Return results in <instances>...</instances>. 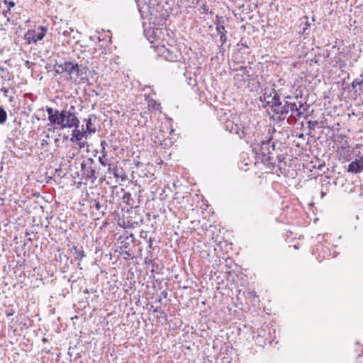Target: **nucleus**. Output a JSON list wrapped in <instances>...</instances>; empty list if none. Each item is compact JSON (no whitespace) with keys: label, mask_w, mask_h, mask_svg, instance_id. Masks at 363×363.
<instances>
[{"label":"nucleus","mask_w":363,"mask_h":363,"mask_svg":"<svg viewBox=\"0 0 363 363\" xmlns=\"http://www.w3.org/2000/svg\"><path fill=\"white\" fill-rule=\"evenodd\" d=\"M262 332H264V330H262L260 332H259L258 335H257V339L255 340L258 343H259L261 345H262V343H261V341L259 340V336L262 335L261 333Z\"/></svg>","instance_id":"36"},{"label":"nucleus","mask_w":363,"mask_h":363,"mask_svg":"<svg viewBox=\"0 0 363 363\" xmlns=\"http://www.w3.org/2000/svg\"><path fill=\"white\" fill-rule=\"evenodd\" d=\"M134 240L133 235L130 234L129 236H127L125 239V240L122 241V245L120 247V252L121 254H125L127 256L130 257V254L128 251L126 250V249L129 247L130 242H133Z\"/></svg>","instance_id":"15"},{"label":"nucleus","mask_w":363,"mask_h":363,"mask_svg":"<svg viewBox=\"0 0 363 363\" xmlns=\"http://www.w3.org/2000/svg\"><path fill=\"white\" fill-rule=\"evenodd\" d=\"M108 165V172H111V168H112V164H107Z\"/></svg>","instance_id":"42"},{"label":"nucleus","mask_w":363,"mask_h":363,"mask_svg":"<svg viewBox=\"0 0 363 363\" xmlns=\"http://www.w3.org/2000/svg\"><path fill=\"white\" fill-rule=\"evenodd\" d=\"M137 6L139 13H140L142 18H147L148 16L150 17L148 18L150 21V23L152 21V16H153V10L155 8L150 7L148 4H147L145 2L142 4V1L140 0L137 1Z\"/></svg>","instance_id":"8"},{"label":"nucleus","mask_w":363,"mask_h":363,"mask_svg":"<svg viewBox=\"0 0 363 363\" xmlns=\"http://www.w3.org/2000/svg\"><path fill=\"white\" fill-rule=\"evenodd\" d=\"M11 14L10 12V7H7L6 10H4L1 16H0V21H1V18H6V21H9V15Z\"/></svg>","instance_id":"24"},{"label":"nucleus","mask_w":363,"mask_h":363,"mask_svg":"<svg viewBox=\"0 0 363 363\" xmlns=\"http://www.w3.org/2000/svg\"><path fill=\"white\" fill-rule=\"evenodd\" d=\"M7 22H8V21H6V18H1V21H0V24H1V26H2L3 25H5V26H6V25L7 24Z\"/></svg>","instance_id":"35"},{"label":"nucleus","mask_w":363,"mask_h":363,"mask_svg":"<svg viewBox=\"0 0 363 363\" xmlns=\"http://www.w3.org/2000/svg\"><path fill=\"white\" fill-rule=\"evenodd\" d=\"M162 30L159 28H144V35L151 43H153L157 38Z\"/></svg>","instance_id":"9"},{"label":"nucleus","mask_w":363,"mask_h":363,"mask_svg":"<svg viewBox=\"0 0 363 363\" xmlns=\"http://www.w3.org/2000/svg\"><path fill=\"white\" fill-rule=\"evenodd\" d=\"M323 55L325 59H327V58L330 59V53L328 52V51H325V52H324Z\"/></svg>","instance_id":"37"},{"label":"nucleus","mask_w":363,"mask_h":363,"mask_svg":"<svg viewBox=\"0 0 363 363\" xmlns=\"http://www.w3.org/2000/svg\"><path fill=\"white\" fill-rule=\"evenodd\" d=\"M159 50L167 60L178 62L179 67L184 65L182 62L184 57L176 46L171 45H168V46L162 45L159 48Z\"/></svg>","instance_id":"5"},{"label":"nucleus","mask_w":363,"mask_h":363,"mask_svg":"<svg viewBox=\"0 0 363 363\" xmlns=\"http://www.w3.org/2000/svg\"><path fill=\"white\" fill-rule=\"evenodd\" d=\"M56 72L57 73L67 72L70 77L73 76L75 77H79L83 74L82 70L80 69V66L78 63L73 61H65L60 64H57Z\"/></svg>","instance_id":"6"},{"label":"nucleus","mask_w":363,"mask_h":363,"mask_svg":"<svg viewBox=\"0 0 363 363\" xmlns=\"http://www.w3.org/2000/svg\"><path fill=\"white\" fill-rule=\"evenodd\" d=\"M7 119V113L4 108L0 107V124H4Z\"/></svg>","instance_id":"22"},{"label":"nucleus","mask_w":363,"mask_h":363,"mask_svg":"<svg viewBox=\"0 0 363 363\" xmlns=\"http://www.w3.org/2000/svg\"><path fill=\"white\" fill-rule=\"evenodd\" d=\"M42 341H43V342H48V339H47V338H45V337H43V338L42 339Z\"/></svg>","instance_id":"46"},{"label":"nucleus","mask_w":363,"mask_h":363,"mask_svg":"<svg viewBox=\"0 0 363 363\" xmlns=\"http://www.w3.org/2000/svg\"><path fill=\"white\" fill-rule=\"evenodd\" d=\"M82 176L91 183L96 182L99 175L100 168L91 157L86 158L81 163Z\"/></svg>","instance_id":"4"},{"label":"nucleus","mask_w":363,"mask_h":363,"mask_svg":"<svg viewBox=\"0 0 363 363\" xmlns=\"http://www.w3.org/2000/svg\"><path fill=\"white\" fill-rule=\"evenodd\" d=\"M113 175L116 178H118L119 177V174L118 172V169L116 167H114V169H113Z\"/></svg>","instance_id":"34"},{"label":"nucleus","mask_w":363,"mask_h":363,"mask_svg":"<svg viewBox=\"0 0 363 363\" xmlns=\"http://www.w3.org/2000/svg\"><path fill=\"white\" fill-rule=\"evenodd\" d=\"M70 251L74 257V261H82V259L86 256L84 251L82 250V247L79 248L77 246L74 245Z\"/></svg>","instance_id":"16"},{"label":"nucleus","mask_w":363,"mask_h":363,"mask_svg":"<svg viewBox=\"0 0 363 363\" xmlns=\"http://www.w3.org/2000/svg\"><path fill=\"white\" fill-rule=\"evenodd\" d=\"M47 31V27L40 26L35 30L28 31L26 35V39L29 43L31 42L36 43L38 41L43 40Z\"/></svg>","instance_id":"7"},{"label":"nucleus","mask_w":363,"mask_h":363,"mask_svg":"<svg viewBox=\"0 0 363 363\" xmlns=\"http://www.w3.org/2000/svg\"><path fill=\"white\" fill-rule=\"evenodd\" d=\"M225 130H229L231 133L238 135L240 138H242L245 135L244 130L242 128L230 121L226 122Z\"/></svg>","instance_id":"11"},{"label":"nucleus","mask_w":363,"mask_h":363,"mask_svg":"<svg viewBox=\"0 0 363 363\" xmlns=\"http://www.w3.org/2000/svg\"><path fill=\"white\" fill-rule=\"evenodd\" d=\"M276 155H277V152L275 151V152H274V155H272V157H276Z\"/></svg>","instance_id":"47"},{"label":"nucleus","mask_w":363,"mask_h":363,"mask_svg":"<svg viewBox=\"0 0 363 363\" xmlns=\"http://www.w3.org/2000/svg\"><path fill=\"white\" fill-rule=\"evenodd\" d=\"M14 6H15V3L12 1H11L9 2V6L7 7H10V9H11V8L13 7Z\"/></svg>","instance_id":"39"},{"label":"nucleus","mask_w":363,"mask_h":363,"mask_svg":"<svg viewBox=\"0 0 363 363\" xmlns=\"http://www.w3.org/2000/svg\"><path fill=\"white\" fill-rule=\"evenodd\" d=\"M74 111V107L73 106L69 110L64 108L61 111L48 106L46 108L50 125H54L55 128L60 130L74 128L72 131V137L70 138L72 143L82 140L83 138L86 137L87 134L85 131L78 128L80 122Z\"/></svg>","instance_id":"1"},{"label":"nucleus","mask_w":363,"mask_h":363,"mask_svg":"<svg viewBox=\"0 0 363 363\" xmlns=\"http://www.w3.org/2000/svg\"><path fill=\"white\" fill-rule=\"evenodd\" d=\"M282 101H281L279 95L274 91V96H272L271 101H267V105L270 106L272 111L274 112L279 106H281Z\"/></svg>","instance_id":"14"},{"label":"nucleus","mask_w":363,"mask_h":363,"mask_svg":"<svg viewBox=\"0 0 363 363\" xmlns=\"http://www.w3.org/2000/svg\"><path fill=\"white\" fill-rule=\"evenodd\" d=\"M325 194L323 191H322V192H321V196H322V197H323V196H325Z\"/></svg>","instance_id":"48"},{"label":"nucleus","mask_w":363,"mask_h":363,"mask_svg":"<svg viewBox=\"0 0 363 363\" xmlns=\"http://www.w3.org/2000/svg\"><path fill=\"white\" fill-rule=\"evenodd\" d=\"M14 313V311L13 310H11L9 312L7 313V316L13 315Z\"/></svg>","instance_id":"40"},{"label":"nucleus","mask_w":363,"mask_h":363,"mask_svg":"<svg viewBox=\"0 0 363 363\" xmlns=\"http://www.w3.org/2000/svg\"><path fill=\"white\" fill-rule=\"evenodd\" d=\"M215 24L216 26V28H225V21H224V18L223 16H216V21H215Z\"/></svg>","instance_id":"21"},{"label":"nucleus","mask_w":363,"mask_h":363,"mask_svg":"<svg viewBox=\"0 0 363 363\" xmlns=\"http://www.w3.org/2000/svg\"><path fill=\"white\" fill-rule=\"evenodd\" d=\"M361 77H362V79L360 82H357V80L353 82V86H354V84L359 85L360 89H363V74H361Z\"/></svg>","instance_id":"29"},{"label":"nucleus","mask_w":363,"mask_h":363,"mask_svg":"<svg viewBox=\"0 0 363 363\" xmlns=\"http://www.w3.org/2000/svg\"><path fill=\"white\" fill-rule=\"evenodd\" d=\"M106 145V141H101V146L102 147V150H101L102 154L106 153V152H105Z\"/></svg>","instance_id":"31"},{"label":"nucleus","mask_w":363,"mask_h":363,"mask_svg":"<svg viewBox=\"0 0 363 363\" xmlns=\"http://www.w3.org/2000/svg\"><path fill=\"white\" fill-rule=\"evenodd\" d=\"M152 239L151 238H150V239H149V247L150 248L152 247Z\"/></svg>","instance_id":"43"},{"label":"nucleus","mask_w":363,"mask_h":363,"mask_svg":"<svg viewBox=\"0 0 363 363\" xmlns=\"http://www.w3.org/2000/svg\"><path fill=\"white\" fill-rule=\"evenodd\" d=\"M284 159H285V157L282 155H276V157H274V161H273L272 163H268V164L273 167L275 166L276 164H277V166L279 168H281L280 164L283 162V160Z\"/></svg>","instance_id":"18"},{"label":"nucleus","mask_w":363,"mask_h":363,"mask_svg":"<svg viewBox=\"0 0 363 363\" xmlns=\"http://www.w3.org/2000/svg\"><path fill=\"white\" fill-rule=\"evenodd\" d=\"M106 157V153H104L102 155V156H100L99 157V163L104 167H106L107 165Z\"/></svg>","instance_id":"27"},{"label":"nucleus","mask_w":363,"mask_h":363,"mask_svg":"<svg viewBox=\"0 0 363 363\" xmlns=\"http://www.w3.org/2000/svg\"><path fill=\"white\" fill-rule=\"evenodd\" d=\"M152 106L155 109H157L160 104H157L155 101L151 100L149 101V106Z\"/></svg>","instance_id":"30"},{"label":"nucleus","mask_w":363,"mask_h":363,"mask_svg":"<svg viewBox=\"0 0 363 363\" xmlns=\"http://www.w3.org/2000/svg\"><path fill=\"white\" fill-rule=\"evenodd\" d=\"M304 18L306 20L304 23H303V27L302 28V33L303 35H309V33H310V26H311V24L308 21V17L307 16H304Z\"/></svg>","instance_id":"20"},{"label":"nucleus","mask_w":363,"mask_h":363,"mask_svg":"<svg viewBox=\"0 0 363 363\" xmlns=\"http://www.w3.org/2000/svg\"><path fill=\"white\" fill-rule=\"evenodd\" d=\"M216 30L217 31V34L218 35H219V41L221 44H225L227 41V36H226V33H227V30L225 29V28H216Z\"/></svg>","instance_id":"17"},{"label":"nucleus","mask_w":363,"mask_h":363,"mask_svg":"<svg viewBox=\"0 0 363 363\" xmlns=\"http://www.w3.org/2000/svg\"><path fill=\"white\" fill-rule=\"evenodd\" d=\"M253 150L256 154H258V152H259L263 163H272L274 161V157L272 155H274V152H275V145L272 142V138L262 141Z\"/></svg>","instance_id":"3"},{"label":"nucleus","mask_w":363,"mask_h":363,"mask_svg":"<svg viewBox=\"0 0 363 363\" xmlns=\"http://www.w3.org/2000/svg\"><path fill=\"white\" fill-rule=\"evenodd\" d=\"M162 295L163 296L164 298H166L167 296V292L166 291H163L162 292Z\"/></svg>","instance_id":"41"},{"label":"nucleus","mask_w":363,"mask_h":363,"mask_svg":"<svg viewBox=\"0 0 363 363\" xmlns=\"http://www.w3.org/2000/svg\"><path fill=\"white\" fill-rule=\"evenodd\" d=\"M250 68H247V67H245V66H240L238 70H240L241 72H242L243 74H246L247 76L250 77V73H249V69Z\"/></svg>","instance_id":"28"},{"label":"nucleus","mask_w":363,"mask_h":363,"mask_svg":"<svg viewBox=\"0 0 363 363\" xmlns=\"http://www.w3.org/2000/svg\"><path fill=\"white\" fill-rule=\"evenodd\" d=\"M272 94H267V93L263 94L262 96H259V100L263 102H266L267 104V101H271Z\"/></svg>","instance_id":"25"},{"label":"nucleus","mask_w":363,"mask_h":363,"mask_svg":"<svg viewBox=\"0 0 363 363\" xmlns=\"http://www.w3.org/2000/svg\"><path fill=\"white\" fill-rule=\"evenodd\" d=\"M201 9L203 10V13H208V6L206 5H203Z\"/></svg>","instance_id":"33"},{"label":"nucleus","mask_w":363,"mask_h":363,"mask_svg":"<svg viewBox=\"0 0 363 363\" xmlns=\"http://www.w3.org/2000/svg\"><path fill=\"white\" fill-rule=\"evenodd\" d=\"M48 145V142L45 140H42V145Z\"/></svg>","instance_id":"44"},{"label":"nucleus","mask_w":363,"mask_h":363,"mask_svg":"<svg viewBox=\"0 0 363 363\" xmlns=\"http://www.w3.org/2000/svg\"><path fill=\"white\" fill-rule=\"evenodd\" d=\"M123 202L126 203L128 205H133L134 202V199L132 197V195L129 192H125L122 198Z\"/></svg>","instance_id":"19"},{"label":"nucleus","mask_w":363,"mask_h":363,"mask_svg":"<svg viewBox=\"0 0 363 363\" xmlns=\"http://www.w3.org/2000/svg\"><path fill=\"white\" fill-rule=\"evenodd\" d=\"M158 311H159V309H158V308H157V307H156V308H155L153 309V312H154V313H157V312H158Z\"/></svg>","instance_id":"45"},{"label":"nucleus","mask_w":363,"mask_h":363,"mask_svg":"<svg viewBox=\"0 0 363 363\" xmlns=\"http://www.w3.org/2000/svg\"><path fill=\"white\" fill-rule=\"evenodd\" d=\"M91 207H94L97 211H100L103 207V205L100 203L99 199H93L90 201Z\"/></svg>","instance_id":"23"},{"label":"nucleus","mask_w":363,"mask_h":363,"mask_svg":"<svg viewBox=\"0 0 363 363\" xmlns=\"http://www.w3.org/2000/svg\"><path fill=\"white\" fill-rule=\"evenodd\" d=\"M224 45L225 44H221L220 43V45L218 46L220 52H221L222 55H223L224 52L225 51V48L224 47Z\"/></svg>","instance_id":"32"},{"label":"nucleus","mask_w":363,"mask_h":363,"mask_svg":"<svg viewBox=\"0 0 363 363\" xmlns=\"http://www.w3.org/2000/svg\"><path fill=\"white\" fill-rule=\"evenodd\" d=\"M291 99L292 98L290 96L284 97L281 105L275 109L274 113L279 116V120H284L289 112L291 113V116L294 115V113L298 118H301L303 115V113L300 111V108L303 106V104L300 103L298 108L296 102L291 101Z\"/></svg>","instance_id":"2"},{"label":"nucleus","mask_w":363,"mask_h":363,"mask_svg":"<svg viewBox=\"0 0 363 363\" xmlns=\"http://www.w3.org/2000/svg\"><path fill=\"white\" fill-rule=\"evenodd\" d=\"M342 52H339L333 57H330L328 61L329 65L333 67H339L343 69L346 67V62L340 57Z\"/></svg>","instance_id":"12"},{"label":"nucleus","mask_w":363,"mask_h":363,"mask_svg":"<svg viewBox=\"0 0 363 363\" xmlns=\"http://www.w3.org/2000/svg\"><path fill=\"white\" fill-rule=\"evenodd\" d=\"M328 237V235H323V238Z\"/></svg>","instance_id":"49"},{"label":"nucleus","mask_w":363,"mask_h":363,"mask_svg":"<svg viewBox=\"0 0 363 363\" xmlns=\"http://www.w3.org/2000/svg\"><path fill=\"white\" fill-rule=\"evenodd\" d=\"M80 148L84 147V143L81 141L76 142Z\"/></svg>","instance_id":"38"},{"label":"nucleus","mask_w":363,"mask_h":363,"mask_svg":"<svg viewBox=\"0 0 363 363\" xmlns=\"http://www.w3.org/2000/svg\"><path fill=\"white\" fill-rule=\"evenodd\" d=\"M363 170V160L362 157L356 158L352 161L347 167V172L352 174H357Z\"/></svg>","instance_id":"10"},{"label":"nucleus","mask_w":363,"mask_h":363,"mask_svg":"<svg viewBox=\"0 0 363 363\" xmlns=\"http://www.w3.org/2000/svg\"><path fill=\"white\" fill-rule=\"evenodd\" d=\"M96 117L94 114H91L87 118L84 119L86 123V130H84L87 134H93L96 131V128L93 125V123L95 122Z\"/></svg>","instance_id":"13"},{"label":"nucleus","mask_w":363,"mask_h":363,"mask_svg":"<svg viewBox=\"0 0 363 363\" xmlns=\"http://www.w3.org/2000/svg\"><path fill=\"white\" fill-rule=\"evenodd\" d=\"M0 91L4 93V96L9 97V101H11L13 100V96H9V89L6 87H4V86L1 87Z\"/></svg>","instance_id":"26"}]
</instances>
